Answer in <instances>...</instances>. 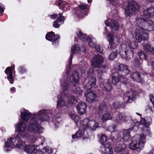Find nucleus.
I'll return each instance as SVG.
<instances>
[{
  "instance_id": "obj_38",
  "label": "nucleus",
  "mask_w": 154,
  "mask_h": 154,
  "mask_svg": "<svg viewBox=\"0 0 154 154\" xmlns=\"http://www.w3.org/2000/svg\"><path fill=\"white\" fill-rule=\"evenodd\" d=\"M126 147V145L124 143H122L116 146L115 148V151L117 152H122L125 150Z\"/></svg>"
},
{
  "instance_id": "obj_60",
  "label": "nucleus",
  "mask_w": 154,
  "mask_h": 154,
  "mask_svg": "<svg viewBox=\"0 0 154 154\" xmlns=\"http://www.w3.org/2000/svg\"><path fill=\"white\" fill-rule=\"evenodd\" d=\"M34 154H43V153L42 151L40 150H38L34 153Z\"/></svg>"
},
{
  "instance_id": "obj_18",
  "label": "nucleus",
  "mask_w": 154,
  "mask_h": 154,
  "mask_svg": "<svg viewBox=\"0 0 154 154\" xmlns=\"http://www.w3.org/2000/svg\"><path fill=\"white\" fill-rule=\"evenodd\" d=\"M112 84L108 80H105L103 82L101 81L100 87L105 92L109 93L112 89Z\"/></svg>"
},
{
  "instance_id": "obj_19",
  "label": "nucleus",
  "mask_w": 154,
  "mask_h": 154,
  "mask_svg": "<svg viewBox=\"0 0 154 154\" xmlns=\"http://www.w3.org/2000/svg\"><path fill=\"white\" fill-rule=\"evenodd\" d=\"M100 151L103 154H113V149L109 143H107L103 145L100 149Z\"/></svg>"
},
{
  "instance_id": "obj_55",
  "label": "nucleus",
  "mask_w": 154,
  "mask_h": 154,
  "mask_svg": "<svg viewBox=\"0 0 154 154\" xmlns=\"http://www.w3.org/2000/svg\"><path fill=\"white\" fill-rule=\"evenodd\" d=\"M19 72L20 74H23V73L25 72L26 70V69L23 66H20L18 69Z\"/></svg>"
},
{
  "instance_id": "obj_35",
  "label": "nucleus",
  "mask_w": 154,
  "mask_h": 154,
  "mask_svg": "<svg viewBox=\"0 0 154 154\" xmlns=\"http://www.w3.org/2000/svg\"><path fill=\"white\" fill-rule=\"evenodd\" d=\"M132 130L133 128H130L123 131V139L124 141H127L130 139V131Z\"/></svg>"
},
{
  "instance_id": "obj_42",
  "label": "nucleus",
  "mask_w": 154,
  "mask_h": 154,
  "mask_svg": "<svg viewBox=\"0 0 154 154\" xmlns=\"http://www.w3.org/2000/svg\"><path fill=\"white\" fill-rule=\"evenodd\" d=\"M132 122L134 125H133V127H131V128H133V130L134 131L137 130L138 129V126L140 125V122L137 121L136 120H132Z\"/></svg>"
},
{
  "instance_id": "obj_58",
  "label": "nucleus",
  "mask_w": 154,
  "mask_h": 154,
  "mask_svg": "<svg viewBox=\"0 0 154 154\" xmlns=\"http://www.w3.org/2000/svg\"><path fill=\"white\" fill-rule=\"evenodd\" d=\"M58 16V15L57 14H53L51 15H50V17L53 19H56Z\"/></svg>"
},
{
  "instance_id": "obj_15",
  "label": "nucleus",
  "mask_w": 154,
  "mask_h": 154,
  "mask_svg": "<svg viewBox=\"0 0 154 154\" xmlns=\"http://www.w3.org/2000/svg\"><path fill=\"white\" fill-rule=\"evenodd\" d=\"M136 95L134 91H131L126 92L123 95V99L125 103H131L133 101Z\"/></svg>"
},
{
  "instance_id": "obj_24",
  "label": "nucleus",
  "mask_w": 154,
  "mask_h": 154,
  "mask_svg": "<svg viewBox=\"0 0 154 154\" xmlns=\"http://www.w3.org/2000/svg\"><path fill=\"white\" fill-rule=\"evenodd\" d=\"M87 106L86 103L83 102L79 103L76 105L77 110L79 115H83L87 112Z\"/></svg>"
},
{
  "instance_id": "obj_57",
  "label": "nucleus",
  "mask_w": 154,
  "mask_h": 154,
  "mask_svg": "<svg viewBox=\"0 0 154 154\" xmlns=\"http://www.w3.org/2000/svg\"><path fill=\"white\" fill-rule=\"evenodd\" d=\"M4 10V6L2 4L0 3V13L3 12Z\"/></svg>"
},
{
  "instance_id": "obj_8",
  "label": "nucleus",
  "mask_w": 154,
  "mask_h": 154,
  "mask_svg": "<svg viewBox=\"0 0 154 154\" xmlns=\"http://www.w3.org/2000/svg\"><path fill=\"white\" fill-rule=\"evenodd\" d=\"M146 142L145 136L144 134H136L132 138L131 143L129 145V148L132 150L142 149Z\"/></svg>"
},
{
  "instance_id": "obj_1",
  "label": "nucleus",
  "mask_w": 154,
  "mask_h": 154,
  "mask_svg": "<svg viewBox=\"0 0 154 154\" xmlns=\"http://www.w3.org/2000/svg\"><path fill=\"white\" fill-rule=\"evenodd\" d=\"M16 129L19 132L17 135L14 136V137H11L8 139L5 142V145L4 147V150L5 151H8L14 147V144L18 142L19 143H22L20 147H22L24 144V142H23L20 138V136L23 137L29 138L32 142H34L36 140L41 141V145H43L45 141V139L43 137L40 135L38 138L35 136H29L26 130L27 125L26 123L23 122L18 123L16 125Z\"/></svg>"
},
{
  "instance_id": "obj_37",
  "label": "nucleus",
  "mask_w": 154,
  "mask_h": 154,
  "mask_svg": "<svg viewBox=\"0 0 154 154\" xmlns=\"http://www.w3.org/2000/svg\"><path fill=\"white\" fill-rule=\"evenodd\" d=\"M77 35L79 39L83 42L86 41L88 40L89 37L87 36L86 34H83L82 32L80 30H78V32L77 33Z\"/></svg>"
},
{
  "instance_id": "obj_31",
  "label": "nucleus",
  "mask_w": 154,
  "mask_h": 154,
  "mask_svg": "<svg viewBox=\"0 0 154 154\" xmlns=\"http://www.w3.org/2000/svg\"><path fill=\"white\" fill-rule=\"evenodd\" d=\"M116 125L114 124H112L111 125L109 126L107 128V130L110 132H112V140L117 139L118 138V136L116 135L115 136H113L115 134H119V132L118 131L114 132L115 129Z\"/></svg>"
},
{
  "instance_id": "obj_22",
  "label": "nucleus",
  "mask_w": 154,
  "mask_h": 154,
  "mask_svg": "<svg viewBox=\"0 0 154 154\" xmlns=\"http://www.w3.org/2000/svg\"><path fill=\"white\" fill-rule=\"evenodd\" d=\"M60 37L58 35H55L54 33L52 32L48 33L45 36L46 39L52 42L53 44L57 43H58L57 40Z\"/></svg>"
},
{
  "instance_id": "obj_26",
  "label": "nucleus",
  "mask_w": 154,
  "mask_h": 154,
  "mask_svg": "<svg viewBox=\"0 0 154 154\" xmlns=\"http://www.w3.org/2000/svg\"><path fill=\"white\" fill-rule=\"evenodd\" d=\"M143 17L145 19H149L154 17V7H151L145 10L143 12Z\"/></svg>"
},
{
  "instance_id": "obj_12",
  "label": "nucleus",
  "mask_w": 154,
  "mask_h": 154,
  "mask_svg": "<svg viewBox=\"0 0 154 154\" xmlns=\"http://www.w3.org/2000/svg\"><path fill=\"white\" fill-rule=\"evenodd\" d=\"M114 122L116 124H121L123 122H127L129 121L132 120L131 116H127L124 113L119 112L114 119Z\"/></svg>"
},
{
  "instance_id": "obj_44",
  "label": "nucleus",
  "mask_w": 154,
  "mask_h": 154,
  "mask_svg": "<svg viewBox=\"0 0 154 154\" xmlns=\"http://www.w3.org/2000/svg\"><path fill=\"white\" fill-rule=\"evenodd\" d=\"M107 67L106 66L103 65L98 70V72H100L101 73H98V75L99 76L101 75V74L102 73L106 72L107 69Z\"/></svg>"
},
{
  "instance_id": "obj_52",
  "label": "nucleus",
  "mask_w": 154,
  "mask_h": 154,
  "mask_svg": "<svg viewBox=\"0 0 154 154\" xmlns=\"http://www.w3.org/2000/svg\"><path fill=\"white\" fill-rule=\"evenodd\" d=\"M148 61L147 62V64L149 66L150 65H151L152 69L154 70V61L151 60H147Z\"/></svg>"
},
{
  "instance_id": "obj_23",
  "label": "nucleus",
  "mask_w": 154,
  "mask_h": 154,
  "mask_svg": "<svg viewBox=\"0 0 154 154\" xmlns=\"http://www.w3.org/2000/svg\"><path fill=\"white\" fill-rule=\"evenodd\" d=\"M79 10L76 11V14L79 17H82L84 15H87L88 12L85 10L87 8V6L86 4L84 3H81L79 5Z\"/></svg>"
},
{
  "instance_id": "obj_2",
  "label": "nucleus",
  "mask_w": 154,
  "mask_h": 154,
  "mask_svg": "<svg viewBox=\"0 0 154 154\" xmlns=\"http://www.w3.org/2000/svg\"><path fill=\"white\" fill-rule=\"evenodd\" d=\"M79 79L78 74L75 71L73 72L70 75H67L66 77H64L63 79L60 81L61 87L63 90V93H61V95H63V94L66 97H69V95H68L67 94L69 92L70 87L73 86L71 91L77 95H82V90L79 87L75 86L78 84Z\"/></svg>"
},
{
  "instance_id": "obj_16",
  "label": "nucleus",
  "mask_w": 154,
  "mask_h": 154,
  "mask_svg": "<svg viewBox=\"0 0 154 154\" xmlns=\"http://www.w3.org/2000/svg\"><path fill=\"white\" fill-rule=\"evenodd\" d=\"M85 96L86 97V101L89 103H91L95 100L97 97V94L93 91H91L89 90H87L85 92Z\"/></svg>"
},
{
  "instance_id": "obj_41",
  "label": "nucleus",
  "mask_w": 154,
  "mask_h": 154,
  "mask_svg": "<svg viewBox=\"0 0 154 154\" xmlns=\"http://www.w3.org/2000/svg\"><path fill=\"white\" fill-rule=\"evenodd\" d=\"M142 130L144 134H145L146 136H151V133L150 131V129L149 127L147 126L142 127Z\"/></svg>"
},
{
  "instance_id": "obj_33",
  "label": "nucleus",
  "mask_w": 154,
  "mask_h": 154,
  "mask_svg": "<svg viewBox=\"0 0 154 154\" xmlns=\"http://www.w3.org/2000/svg\"><path fill=\"white\" fill-rule=\"evenodd\" d=\"M112 116L109 113H106L102 116H99V119L100 121H98V122H103L108 120H110L112 119Z\"/></svg>"
},
{
  "instance_id": "obj_34",
  "label": "nucleus",
  "mask_w": 154,
  "mask_h": 154,
  "mask_svg": "<svg viewBox=\"0 0 154 154\" xmlns=\"http://www.w3.org/2000/svg\"><path fill=\"white\" fill-rule=\"evenodd\" d=\"M136 21L137 25H138L139 27H144V25H145L147 20L144 18L139 17H137L136 18Z\"/></svg>"
},
{
  "instance_id": "obj_5",
  "label": "nucleus",
  "mask_w": 154,
  "mask_h": 154,
  "mask_svg": "<svg viewBox=\"0 0 154 154\" xmlns=\"http://www.w3.org/2000/svg\"><path fill=\"white\" fill-rule=\"evenodd\" d=\"M154 31V22L151 20H147L144 27H139L136 29L135 35L137 41L140 42L142 40H147L148 38V34L145 31Z\"/></svg>"
},
{
  "instance_id": "obj_6",
  "label": "nucleus",
  "mask_w": 154,
  "mask_h": 154,
  "mask_svg": "<svg viewBox=\"0 0 154 154\" xmlns=\"http://www.w3.org/2000/svg\"><path fill=\"white\" fill-rule=\"evenodd\" d=\"M137 44L136 42H131L129 39L126 40L121 46L119 53L121 57L126 60H130L131 56L133 57V51Z\"/></svg>"
},
{
  "instance_id": "obj_3",
  "label": "nucleus",
  "mask_w": 154,
  "mask_h": 154,
  "mask_svg": "<svg viewBox=\"0 0 154 154\" xmlns=\"http://www.w3.org/2000/svg\"><path fill=\"white\" fill-rule=\"evenodd\" d=\"M54 115L55 114L53 111L49 110H42L39 111L37 113H34L28 126L29 131L34 133H42L43 128L40 124L38 123L35 118L38 117L40 121L43 122L47 121L50 117L51 118L54 117Z\"/></svg>"
},
{
  "instance_id": "obj_27",
  "label": "nucleus",
  "mask_w": 154,
  "mask_h": 154,
  "mask_svg": "<svg viewBox=\"0 0 154 154\" xmlns=\"http://www.w3.org/2000/svg\"><path fill=\"white\" fill-rule=\"evenodd\" d=\"M21 112L20 116L21 119L26 122H27L32 116L31 113L28 110L25 109H22Z\"/></svg>"
},
{
  "instance_id": "obj_9",
  "label": "nucleus",
  "mask_w": 154,
  "mask_h": 154,
  "mask_svg": "<svg viewBox=\"0 0 154 154\" xmlns=\"http://www.w3.org/2000/svg\"><path fill=\"white\" fill-rule=\"evenodd\" d=\"M100 121L99 118L96 120L85 119L82 121L83 127L85 128H88L91 130H95L98 126V121Z\"/></svg>"
},
{
  "instance_id": "obj_39",
  "label": "nucleus",
  "mask_w": 154,
  "mask_h": 154,
  "mask_svg": "<svg viewBox=\"0 0 154 154\" xmlns=\"http://www.w3.org/2000/svg\"><path fill=\"white\" fill-rule=\"evenodd\" d=\"M144 50L146 51H149L152 54H154V48L148 44H144L143 45Z\"/></svg>"
},
{
  "instance_id": "obj_28",
  "label": "nucleus",
  "mask_w": 154,
  "mask_h": 154,
  "mask_svg": "<svg viewBox=\"0 0 154 154\" xmlns=\"http://www.w3.org/2000/svg\"><path fill=\"white\" fill-rule=\"evenodd\" d=\"M96 79L94 78L89 77L88 82L85 85V88L89 90L94 87L96 85Z\"/></svg>"
},
{
  "instance_id": "obj_21",
  "label": "nucleus",
  "mask_w": 154,
  "mask_h": 154,
  "mask_svg": "<svg viewBox=\"0 0 154 154\" xmlns=\"http://www.w3.org/2000/svg\"><path fill=\"white\" fill-rule=\"evenodd\" d=\"M14 70V65L11 67L7 68L5 70V72L7 75V79L11 84H12L14 82V76L12 74L13 71Z\"/></svg>"
},
{
  "instance_id": "obj_56",
  "label": "nucleus",
  "mask_w": 154,
  "mask_h": 154,
  "mask_svg": "<svg viewBox=\"0 0 154 154\" xmlns=\"http://www.w3.org/2000/svg\"><path fill=\"white\" fill-rule=\"evenodd\" d=\"M149 98L150 101L152 104L153 105H154V97L152 94H150L149 95Z\"/></svg>"
},
{
  "instance_id": "obj_46",
  "label": "nucleus",
  "mask_w": 154,
  "mask_h": 154,
  "mask_svg": "<svg viewBox=\"0 0 154 154\" xmlns=\"http://www.w3.org/2000/svg\"><path fill=\"white\" fill-rule=\"evenodd\" d=\"M117 53L116 52H113L111 53L109 55L108 59L110 60H114L117 56Z\"/></svg>"
},
{
  "instance_id": "obj_13",
  "label": "nucleus",
  "mask_w": 154,
  "mask_h": 154,
  "mask_svg": "<svg viewBox=\"0 0 154 154\" xmlns=\"http://www.w3.org/2000/svg\"><path fill=\"white\" fill-rule=\"evenodd\" d=\"M22 143H19L18 142L14 144V146H16L19 149H23L26 152L29 154H32L35 151L38 150L37 147L38 146L35 145H28L25 146V143L24 142V144L22 147H20V146Z\"/></svg>"
},
{
  "instance_id": "obj_62",
  "label": "nucleus",
  "mask_w": 154,
  "mask_h": 154,
  "mask_svg": "<svg viewBox=\"0 0 154 154\" xmlns=\"http://www.w3.org/2000/svg\"><path fill=\"white\" fill-rule=\"evenodd\" d=\"M120 154H129V153L127 151L124 150V152H121Z\"/></svg>"
},
{
  "instance_id": "obj_4",
  "label": "nucleus",
  "mask_w": 154,
  "mask_h": 154,
  "mask_svg": "<svg viewBox=\"0 0 154 154\" xmlns=\"http://www.w3.org/2000/svg\"><path fill=\"white\" fill-rule=\"evenodd\" d=\"M116 68L119 72H114L112 76V82L114 85H116L120 82L122 84H125L128 88L130 87L131 84L129 82L126 77V76L130 72L128 66L124 64L117 63L116 66Z\"/></svg>"
},
{
  "instance_id": "obj_63",
  "label": "nucleus",
  "mask_w": 154,
  "mask_h": 154,
  "mask_svg": "<svg viewBox=\"0 0 154 154\" xmlns=\"http://www.w3.org/2000/svg\"><path fill=\"white\" fill-rule=\"evenodd\" d=\"M15 89V88L14 87H12L11 88V90L12 92H14L15 91L14 90Z\"/></svg>"
},
{
  "instance_id": "obj_14",
  "label": "nucleus",
  "mask_w": 154,
  "mask_h": 154,
  "mask_svg": "<svg viewBox=\"0 0 154 154\" xmlns=\"http://www.w3.org/2000/svg\"><path fill=\"white\" fill-rule=\"evenodd\" d=\"M107 37L110 48L112 49L115 48L119 44V40L118 38L113 32L109 33L107 35Z\"/></svg>"
},
{
  "instance_id": "obj_36",
  "label": "nucleus",
  "mask_w": 154,
  "mask_h": 154,
  "mask_svg": "<svg viewBox=\"0 0 154 154\" xmlns=\"http://www.w3.org/2000/svg\"><path fill=\"white\" fill-rule=\"evenodd\" d=\"M130 77L133 80L138 82H140L141 80L140 75L137 72L131 73Z\"/></svg>"
},
{
  "instance_id": "obj_48",
  "label": "nucleus",
  "mask_w": 154,
  "mask_h": 154,
  "mask_svg": "<svg viewBox=\"0 0 154 154\" xmlns=\"http://www.w3.org/2000/svg\"><path fill=\"white\" fill-rule=\"evenodd\" d=\"M140 123L144 125L143 127H146L149 125V123L146 121L145 119L143 118H141L140 120Z\"/></svg>"
},
{
  "instance_id": "obj_32",
  "label": "nucleus",
  "mask_w": 154,
  "mask_h": 154,
  "mask_svg": "<svg viewBox=\"0 0 154 154\" xmlns=\"http://www.w3.org/2000/svg\"><path fill=\"white\" fill-rule=\"evenodd\" d=\"M69 116L75 123L77 126H79V125H81V123H82L80 121L79 117L77 115L74 113H71L69 114Z\"/></svg>"
},
{
  "instance_id": "obj_45",
  "label": "nucleus",
  "mask_w": 154,
  "mask_h": 154,
  "mask_svg": "<svg viewBox=\"0 0 154 154\" xmlns=\"http://www.w3.org/2000/svg\"><path fill=\"white\" fill-rule=\"evenodd\" d=\"M138 55L141 60H145L147 56L143 51H139Z\"/></svg>"
},
{
  "instance_id": "obj_51",
  "label": "nucleus",
  "mask_w": 154,
  "mask_h": 154,
  "mask_svg": "<svg viewBox=\"0 0 154 154\" xmlns=\"http://www.w3.org/2000/svg\"><path fill=\"white\" fill-rule=\"evenodd\" d=\"M113 106L114 108H118L120 107V104L119 101L116 100L113 102Z\"/></svg>"
},
{
  "instance_id": "obj_43",
  "label": "nucleus",
  "mask_w": 154,
  "mask_h": 154,
  "mask_svg": "<svg viewBox=\"0 0 154 154\" xmlns=\"http://www.w3.org/2000/svg\"><path fill=\"white\" fill-rule=\"evenodd\" d=\"M86 41L88 42L89 45L92 48H95L97 45L95 43L93 42L92 38L91 37H89Z\"/></svg>"
},
{
  "instance_id": "obj_17",
  "label": "nucleus",
  "mask_w": 154,
  "mask_h": 154,
  "mask_svg": "<svg viewBox=\"0 0 154 154\" xmlns=\"http://www.w3.org/2000/svg\"><path fill=\"white\" fill-rule=\"evenodd\" d=\"M103 57L100 55H96L92 59V65L94 68L99 67L103 62Z\"/></svg>"
},
{
  "instance_id": "obj_53",
  "label": "nucleus",
  "mask_w": 154,
  "mask_h": 154,
  "mask_svg": "<svg viewBox=\"0 0 154 154\" xmlns=\"http://www.w3.org/2000/svg\"><path fill=\"white\" fill-rule=\"evenodd\" d=\"M95 48L98 52L101 54L102 53L103 48L102 46L99 45H97Z\"/></svg>"
},
{
  "instance_id": "obj_64",
  "label": "nucleus",
  "mask_w": 154,
  "mask_h": 154,
  "mask_svg": "<svg viewBox=\"0 0 154 154\" xmlns=\"http://www.w3.org/2000/svg\"><path fill=\"white\" fill-rule=\"evenodd\" d=\"M82 49H83V52H85L86 51V49L84 47H82Z\"/></svg>"
},
{
  "instance_id": "obj_61",
  "label": "nucleus",
  "mask_w": 154,
  "mask_h": 154,
  "mask_svg": "<svg viewBox=\"0 0 154 154\" xmlns=\"http://www.w3.org/2000/svg\"><path fill=\"white\" fill-rule=\"evenodd\" d=\"M147 154H154V148L152 149L151 150L150 152Z\"/></svg>"
},
{
  "instance_id": "obj_30",
  "label": "nucleus",
  "mask_w": 154,
  "mask_h": 154,
  "mask_svg": "<svg viewBox=\"0 0 154 154\" xmlns=\"http://www.w3.org/2000/svg\"><path fill=\"white\" fill-rule=\"evenodd\" d=\"M78 127L79 128V130L74 135L72 136V137L73 139H75L82 137L84 134V131L86 128L85 127L83 128L82 124L81 123V125H79V126Z\"/></svg>"
},
{
  "instance_id": "obj_20",
  "label": "nucleus",
  "mask_w": 154,
  "mask_h": 154,
  "mask_svg": "<svg viewBox=\"0 0 154 154\" xmlns=\"http://www.w3.org/2000/svg\"><path fill=\"white\" fill-rule=\"evenodd\" d=\"M81 49L80 46L78 44H75L73 45L71 48V54L70 55V58L69 59V65L68 66V69L70 68L71 65L72 64V59L73 58V55L76 53H78Z\"/></svg>"
},
{
  "instance_id": "obj_50",
  "label": "nucleus",
  "mask_w": 154,
  "mask_h": 154,
  "mask_svg": "<svg viewBox=\"0 0 154 154\" xmlns=\"http://www.w3.org/2000/svg\"><path fill=\"white\" fill-rule=\"evenodd\" d=\"M107 140V137L104 134H101L100 137V142L101 143H103L106 142Z\"/></svg>"
},
{
  "instance_id": "obj_29",
  "label": "nucleus",
  "mask_w": 154,
  "mask_h": 154,
  "mask_svg": "<svg viewBox=\"0 0 154 154\" xmlns=\"http://www.w3.org/2000/svg\"><path fill=\"white\" fill-rule=\"evenodd\" d=\"M59 16L58 18V19L54 21L53 24V26L56 28H59L60 26V25L63 24L65 20V18L64 16H62V14L60 13L59 14Z\"/></svg>"
},
{
  "instance_id": "obj_49",
  "label": "nucleus",
  "mask_w": 154,
  "mask_h": 154,
  "mask_svg": "<svg viewBox=\"0 0 154 154\" xmlns=\"http://www.w3.org/2000/svg\"><path fill=\"white\" fill-rule=\"evenodd\" d=\"M66 4L65 2H62L61 1H59L56 3V5H57L60 6L59 8L60 9L63 8Z\"/></svg>"
},
{
  "instance_id": "obj_11",
  "label": "nucleus",
  "mask_w": 154,
  "mask_h": 154,
  "mask_svg": "<svg viewBox=\"0 0 154 154\" xmlns=\"http://www.w3.org/2000/svg\"><path fill=\"white\" fill-rule=\"evenodd\" d=\"M65 106H69L65 103L64 100L62 97L60 96L57 97V101L56 108L53 111L55 114V117L56 118H59L60 116V108L64 107Z\"/></svg>"
},
{
  "instance_id": "obj_59",
  "label": "nucleus",
  "mask_w": 154,
  "mask_h": 154,
  "mask_svg": "<svg viewBox=\"0 0 154 154\" xmlns=\"http://www.w3.org/2000/svg\"><path fill=\"white\" fill-rule=\"evenodd\" d=\"M93 69H90L88 71V76H90L92 75L93 74L92 73Z\"/></svg>"
},
{
  "instance_id": "obj_25",
  "label": "nucleus",
  "mask_w": 154,
  "mask_h": 154,
  "mask_svg": "<svg viewBox=\"0 0 154 154\" xmlns=\"http://www.w3.org/2000/svg\"><path fill=\"white\" fill-rule=\"evenodd\" d=\"M107 104L104 102L100 104L99 106L96 109L95 112L96 113L100 115L102 114L103 112L106 111L108 109Z\"/></svg>"
},
{
  "instance_id": "obj_7",
  "label": "nucleus",
  "mask_w": 154,
  "mask_h": 154,
  "mask_svg": "<svg viewBox=\"0 0 154 154\" xmlns=\"http://www.w3.org/2000/svg\"><path fill=\"white\" fill-rule=\"evenodd\" d=\"M118 11L115 7V8L112 10L109 15L107 16L108 20L105 21V25L110 26L111 29L114 31L118 30L119 26L118 23L115 21L118 18Z\"/></svg>"
},
{
  "instance_id": "obj_47",
  "label": "nucleus",
  "mask_w": 154,
  "mask_h": 154,
  "mask_svg": "<svg viewBox=\"0 0 154 154\" xmlns=\"http://www.w3.org/2000/svg\"><path fill=\"white\" fill-rule=\"evenodd\" d=\"M134 65L136 67H139L141 65L142 63V61L140 60L137 58H135L134 59Z\"/></svg>"
},
{
  "instance_id": "obj_10",
  "label": "nucleus",
  "mask_w": 154,
  "mask_h": 154,
  "mask_svg": "<svg viewBox=\"0 0 154 154\" xmlns=\"http://www.w3.org/2000/svg\"><path fill=\"white\" fill-rule=\"evenodd\" d=\"M139 7L135 1H132L128 3V7L125 10V14L127 16L134 14Z\"/></svg>"
},
{
  "instance_id": "obj_40",
  "label": "nucleus",
  "mask_w": 154,
  "mask_h": 154,
  "mask_svg": "<svg viewBox=\"0 0 154 154\" xmlns=\"http://www.w3.org/2000/svg\"><path fill=\"white\" fill-rule=\"evenodd\" d=\"M77 100L76 97L74 96H71L69 97V101L67 103V105L69 106L73 104L75 102H76Z\"/></svg>"
},
{
  "instance_id": "obj_54",
  "label": "nucleus",
  "mask_w": 154,
  "mask_h": 154,
  "mask_svg": "<svg viewBox=\"0 0 154 154\" xmlns=\"http://www.w3.org/2000/svg\"><path fill=\"white\" fill-rule=\"evenodd\" d=\"M55 118V119H53L52 121V122L54 123V125H55V127L56 128H57L58 127V125L59 124L58 121L57 120V118H58L55 117L54 116V117H52V118Z\"/></svg>"
}]
</instances>
